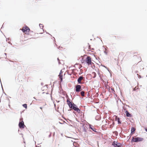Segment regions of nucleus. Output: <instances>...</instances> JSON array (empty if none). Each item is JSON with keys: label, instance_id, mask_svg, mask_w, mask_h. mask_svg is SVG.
<instances>
[{"label": "nucleus", "instance_id": "obj_1", "mask_svg": "<svg viewBox=\"0 0 147 147\" xmlns=\"http://www.w3.org/2000/svg\"><path fill=\"white\" fill-rule=\"evenodd\" d=\"M66 101L67 102V104L69 106V108L74 110L78 113H80V109L73 102H71L70 101V99H67Z\"/></svg>", "mask_w": 147, "mask_h": 147}, {"label": "nucleus", "instance_id": "obj_2", "mask_svg": "<svg viewBox=\"0 0 147 147\" xmlns=\"http://www.w3.org/2000/svg\"><path fill=\"white\" fill-rule=\"evenodd\" d=\"M144 139L142 138L137 137L134 138V137H133L131 140V143L133 142H138L142 141Z\"/></svg>", "mask_w": 147, "mask_h": 147}, {"label": "nucleus", "instance_id": "obj_3", "mask_svg": "<svg viewBox=\"0 0 147 147\" xmlns=\"http://www.w3.org/2000/svg\"><path fill=\"white\" fill-rule=\"evenodd\" d=\"M112 144L114 147H122V146L120 143L115 140L112 142Z\"/></svg>", "mask_w": 147, "mask_h": 147}, {"label": "nucleus", "instance_id": "obj_4", "mask_svg": "<svg viewBox=\"0 0 147 147\" xmlns=\"http://www.w3.org/2000/svg\"><path fill=\"white\" fill-rule=\"evenodd\" d=\"M85 62L88 65H92V64H94L92 62V60L90 56H88L85 59Z\"/></svg>", "mask_w": 147, "mask_h": 147}, {"label": "nucleus", "instance_id": "obj_5", "mask_svg": "<svg viewBox=\"0 0 147 147\" xmlns=\"http://www.w3.org/2000/svg\"><path fill=\"white\" fill-rule=\"evenodd\" d=\"M75 91L76 92H80L82 90L81 86L80 85H77L75 86Z\"/></svg>", "mask_w": 147, "mask_h": 147}, {"label": "nucleus", "instance_id": "obj_6", "mask_svg": "<svg viewBox=\"0 0 147 147\" xmlns=\"http://www.w3.org/2000/svg\"><path fill=\"white\" fill-rule=\"evenodd\" d=\"M22 30L23 33H25L26 32H29L30 31V30L28 27L26 26L24 27H23Z\"/></svg>", "mask_w": 147, "mask_h": 147}, {"label": "nucleus", "instance_id": "obj_7", "mask_svg": "<svg viewBox=\"0 0 147 147\" xmlns=\"http://www.w3.org/2000/svg\"><path fill=\"white\" fill-rule=\"evenodd\" d=\"M18 126L20 129H24V127H25L24 124V123L23 121L21 122L20 121L19 122Z\"/></svg>", "mask_w": 147, "mask_h": 147}, {"label": "nucleus", "instance_id": "obj_8", "mask_svg": "<svg viewBox=\"0 0 147 147\" xmlns=\"http://www.w3.org/2000/svg\"><path fill=\"white\" fill-rule=\"evenodd\" d=\"M89 128L90 129H91L93 131H94L96 133H98V131H97L96 130V129L94 127V126L90 124H89Z\"/></svg>", "mask_w": 147, "mask_h": 147}, {"label": "nucleus", "instance_id": "obj_9", "mask_svg": "<svg viewBox=\"0 0 147 147\" xmlns=\"http://www.w3.org/2000/svg\"><path fill=\"white\" fill-rule=\"evenodd\" d=\"M83 78V77L81 76H80L77 80V82L78 84H82V83L81 82V81Z\"/></svg>", "mask_w": 147, "mask_h": 147}, {"label": "nucleus", "instance_id": "obj_10", "mask_svg": "<svg viewBox=\"0 0 147 147\" xmlns=\"http://www.w3.org/2000/svg\"><path fill=\"white\" fill-rule=\"evenodd\" d=\"M126 116L128 117H132V115L130 113L128 112L127 110H126L125 112Z\"/></svg>", "mask_w": 147, "mask_h": 147}, {"label": "nucleus", "instance_id": "obj_11", "mask_svg": "<svg viewBox=\"0 0 147 147\" xmlns=\"http://www.w3.org/2000/svg\"><path fill=\"white\" fill-rule=\"evenodd\" d=\"M136 130V129L134 127H132L131 128V134H133L134 133Z\"/></svg>", "mask_w": 147, "mask_h": 147}, {"label": "nucleus", "instance_id": "obj_12", "mask_svg": "<svg viewBox=\"0 0 147 147\" xmlns=\"http://www.w3.org/2000/svg\"><path fill=\"white\" fill-rule=\"evenodd\" d=\"M101 117L99 115H96L95 117V119L96 120L99 121L100 120Z\"/></svg>", "mask_w": 147, "mask_h": 147}, {"label": "nucleus", "instance_id": "obj_13", "mask_svg": "<svg viewBox=\"0 0 147 147\" xmlns=\"http://www.w3.org/2000/svg\"><path fill=\"white\" fill-rule=\"evenodd\" d=\"M117 121L118 124H120L121 123V121L120 120V118H117Z\"/></svg>", "mask_w": 147, "mask_h": 147}, {"label": "nucleus", "instance_id": "obj_14", "mask_svg": "<svg viewBox=\"0 0 147 147\" xmlns=\"http://www.w3.org/2000/svg\"><path fill=\"white\" fill-rule=\"evenodd\" d=\"M59 78L60 80V81L61 82L63 81V75H58Z\"/></svg>", "mask_w": 147, "mask_h": 147}, {"label": "nucleus", "instance_id": "obj_15", "mask_svg": "<svg viewBox=\"0 0 147 147\" xmlns=\"http://www.w3.org/2000/svg\"><path fill=\"white\" fill-rule=\"evenodd\" d=\"M84 125L83 124L82 125V127L83 129V131L85 132H87V130L85 127H84Z\"/></svg>", "mask_w": 147, "mask_h": 147}, {"label": "nucleus", "instance_id": "obj_16", "mask_svg": "<svg viewBox=\"0 0 147 147\" xmlns=\"http://www.w3.org/2000/svg\"><path fill=\"white\" fill-rule=\"evenodd\" d=\"M81 95L83 96H85V94H84V92L83 91H81L80 92V93Z\"/></svg>", "mask_w": 147, "mask_h": 147}, {"label": "nucleus", "instance_id": "obj_17", "mask_svg": "<svg viewBox=\"0 0 147 147\" xmlns=\"http://www.w3.org/2000/svg\"><path fill=\"white\" fill-rule=\"evenodd\" d=\"M92 74H93V75H94V76L93 77V78H95L96 77V73L95 72H92Z\"/></svg>", "mask_w": 147, "mask_h": 147}, {"label": "nucleus", "instance_id": "obj_18", "mask_svg": "<svg viewBox=\"0 0 147 147\" xmlns=\"http://www.w3.org/2000/svg\"><path fill=\"white\" fill-rule=\"evenodd\" d=\"M80 61L81 63L83 64L85 62V60H84L83 58H82V59L80 60Z\"/></svg>", "mask_w": 147, "mask_h": 147}, {"label": "nucleus", "instance_id": "obj_19", "mask_svg": "<svg viewBox=\"0 0 147 147\" xmlns=\"http://www.w3.org/2000/svg\"><path fill=\"white\" fill-rule=\"evenodd\" d=\"M23 107L26 109H27V105L26 104H24L22 105Z\"/></svg>", "mask_w": 147, "mask_h": 147}, {"label": "nucleus", "instance_id": "obj_20", "mask_svg": "<svg viewBox=\"0 0 147 147\" xmlns=\"http://www.w3.org/2000/svg\"><path fill=\"white\" fill-rule=\"evenodd\" d=\"M114 119H115V121H117V118H119V117H118L116 115H114Z\"/></svg>", "mask_w": 147, "mask_h": 147}, {"label": "nucleus", "instance_id": "obj_21", "mask_svg": "<svg viewBox=\"0 0 147 147\" xmlns=\"http://www.w3.org/2000/svg\"><path fill=\"white\" fill-rule=\"evenodd\" d=\"M39 26L40 27V28L41 29H42L43 28V26H42V24H39Z\"/></svg>", "mask_w": 147, "mask_h": 147}, {"label": "nucleus", "instance_id": "obj_22", "mask_svg": "<svg viewBox=\"0 0 147 147\" xmlns=\"http://www.w3.org/2000/svg\"><path fill=\"white\" fill-rule=\"evenodd\" d=\"M98 74L99 75V77L100 78V80H103L102 79V78H101V75L100 74V73H99V72H98Z\"/></svg>", "mask_w": 147, "mask_h": 147}, {"label": "nucleus", "instance_id": "obj_23", "mask_svg": "<svg viewBox=\"0 0 147 147\" xmlns=\"http://www.w3.org/2000/svg\"><path fill=\"white\" fill-rule=\"evenodd\" d=\"M101 65L106 68L107 70H108V68L105 66L102 65V64H101Z\"/></svg>", "mask_w": 147, "mask_h": 147}, {"label": "nucleus", "instance_id": "obj_24", "mask_svg": "<svg viewBox=\"0 0 147 147\" xmlns=\"http://www.w3.org/2000/svg\"><path fill=\"white\" fill-rule=\"evenodd\" d=\"M137 75L138 76V78H142L141 76L139 75L138 74H137Z\"/></svg>", "mask_w": 147, "mask_h": 147}, {"label": "nucleus", "instance_id": "obj_25", "mask_svg": "<svg viewBox=\"0 0 147 147\" xmlns=\"http://www.w3.org/2000/svg\"><path fill=\"white\" fill-rule=\"evenodd\" d=\"M62 73H63V72L62 71V70H61L60 71V72L59 73V75H63L62 74Z\"/></svg>", "mask_w": 147, "mask_h": 147}, {"label": "nucleus", "instance_id": "obj_26", "mask_svg": "<svg viewBox=\"0 0 147 147\" xmlns=\"http://www.w3.org/2000/svg\"><path fill=\"white\" fill-rule=\"evenodd\" d=\"M137 89H138V88H136V87H135V88H133V90L134 91H135Z\"/></svg>", "mask_w": 147, "mask_h": 147}, {"label": "nucleus", "instance_id": "obj_27", "mask_svg": "<svg viewBox=\"0 0 147 147\" xmlns=\"http://www.w3.org/2000/svg\"><path fill=\"white\" fill-rule=\"evenodd\" d=\"M111 90H112L113 92H112L113 93H114V92H115V90H114V89L113 88H111Z\"/></svg>", "mask_w": 147, "mask_h": 147}, {"label": "nucleus", "instance_id": "obj_28", "mask_svg": "<svg viewBox=\"0 0 147 147\" xmlns=\"http://www.w3.org/2000/svg\"><path fill=\"white\" fill-rule=\"evenodd\" d=\"M144 128L145 131L147 132V127H145Z\"/></svg>", "mask_w": 147, "mask_h": 147}, {"label": "nucleus", "instance_id": "obj_29", "mask_svg": "<svg viewBox=\"0 0 147 147\" xmlns=\"http://www.w3.org/2000/svg\"><path fill=\"white\" fill-rule=\"evenodd\" d=\"M51 134H52L51 132H50V134L49 136V138H50V137H51Z\"/></svg>", "mask_w": 147, "mask_h": 147}, {"label": "nucleus", "instance_id": "obj_30", "mask_svg": "<svg viewBox=\"0 0 147 147\" xmlns=\"http://www.w3.org/2000/svg\"><path fill=\"white\" fill-rule=\"evenodd\" d=\"M123 109L124 111H125L126 110H127L125 108H123Z\"/></svg>", "mask_w": 147, "mask_h": 147}, {"label": "nucleus", "instance_id": "obj_31", "mask_svg": "<svg viewBox=\"0 0 147 147\" xmlns=\"http://www.w3.org/2000/svg\"><path fill=\"white\" fill-rule=\"evenodd\" d=\"M104 53L106 55H107V52L106 51H104Z\"/></svg>", "mask_w": 147, "mask_h": 147}, {"label": "nucleus", "instance_id": "obj_32", "mask_svg": "<svg viewBox=\"0 0 147 147\" xmlns=\"http://www.w3.org/2000/svg\"><path fill=\"white\" fill-rule=\"evenodd\" d=\"M107 70L109 71V72L111 74V70H109V68H108V70Z\"/></svg>", "mask_w": 147, "mask_h": 147}, {"label": "nucleus", "instance_id": "obj_33", "mask_svg": "<svg viewBox=\"0 0 147 147\" xmlns=\"http://www.w3.org/2000/svg\"><path fill=\"white\" fill-rule=\"evenodd\" d=\"M95 66L94 65L92 66V67L93 69L94 68H95Z\"/></svg>", "mask_w": 147, "mask_h": 147}, {"label": "nucleus", "instance_id": "obj_34", "mask_svg": "<svg viewBox=\"0 0 147 147\" xmlns=\"http://www.w3.org/2000/svg\"><path fill=\"white\" fill-rule=\"evenodd\" d=\"M115 132H116V134H115L116 136H117L118 134V133L117 132V131H116Z\"/></svg>", "mask_w": 147, "mask_h": 147}, {"label": "nucleus", "instance_id": "obj_35", "mask_svg": "<svg viewBox=\"0 0 147 147\" xmlns=\"http://www.w3.org/2000/svg\"><path fill=\"white\" fill-rule=\"evenodd\" d=\"M138 71H135V74H138Z\"/></svg>", "mask_w": 147, "mask_h": 147}, {"label": "nucleus", "instance_id": "obj_36", "mask_svg": "<svg viewBox=\"0 0 147 147\" xmlns=\"http://www.w3.org/2000/svg\"><path fill=\"white\" fill-rule=\"evenodd\" d=\"M60 61V60L59 61H58V63H59V64H61V63Z\"/></svg>", "mask_w": 147, "mask_h": 147}, {"label": "nucleus", "instance_id": "obj_37", "mask_svg": "<svg viewBox=\"0 0 147 147\" xmlns=\"http://www.w3.org/2000/svg\"><path fill=\"white\" fill-rule=\"evenodd\" d=\"M132 135V134H130V137H129V138H130L131 137V136Z\"/></svg>", "mask_w": 147, "mask_h": 147}, {"label": "nucleus", "instance_id": "obj_38", "mask_svg": "<svg viewBox=\"0 0 147 147\" xmlns=\"http://www.w3.org/2000/svg\"><path fill=\"white\" fill-rule=\"evenodd\" d=\"M8 42L9 44H11V45H12V44H11V43L9 41Z\"/></svg>", "mask_w": 147, "mask_h": 147}, {"label": "nucleus", "instance_id": "obj_39", "mask_svg": "<svg viewBox=\"0 0 147 147\" xmlns=\"http://www.w3.org/2000/svg\"><path fill=\"white\" fill-rule=\"evenodd\" d=\"M41 84L42 86L43 85V83L42 82H41Z\"/></svg>", "mask_w": 147, "mask_h": 147}, {"label": "nucleus", "instance_id": "obj_40", "mask_svg": "<svg viewBox=\"0 0 147 147\" xmlns=\"http://www.w3.org/2000/svg\"><path fill=\"white\" fill-rule=\"evenodd\" d=\"M55 132H54L53 133V136H55Z\"/></svg>", "mask_w": 147, "mask_h": 147}, {"label": "nucleus", "instance_id": "obj_41", "mask_svg": "<svg viewBox=\"0 0 147 147\" xmlns=\"http://www.w3.org/2000/svg\"><path fill=\"white\" fill-rule=\"evenodd\" d=\"M126 106H127L129 107H129V105H126Z\"/></svg>", "mask_w": 147, "mask_h": 147}, {"label": "nucleus", "instance_id": "obj_42", "mask_svg": "<svg viewBox=\"0 0 147 147\" xmlns=\"http://www.w3.org/2000/svg\"><path fill=\"white\" fill-rule=\"evenodd\" d=\"M57 59L58 61H60V60L58 58H57Z\"/></svg>", "mask_w": 147, "mask_h": 147}, {"label": "nucleus", "instance_id": "obj_43", "mask_svg": "<svg viewBox=\"0 0 147 147\" xmlns=\"http://www.w3.org/2000/svg\"><path fill=\"white\" fill-rule=\"evenodd\" d=\"M1 87H2V89H3V92H3V87H2V84H1Z\"/></svg>", "mask_w": 147, "mask_h": 147}, {"label": "nucleus", "instance_id": "obj_44", "mask_svg": "<svg viewBox=\"0 0 147 147\" xmlns=\"http://www.w3.org/2000/svg\"><path fill=\"white\" fill-rule=\"evenodd\" d=\"M9 39V38H6V41L7 40H8Z\"/></svg>", "mask_w": 147, "mask_h": 147}, {"label": "nucleus", "instance_id": "obj_45", "mask_svg": "<svg viewBox=\"0 0 147 147\" xmlns=\"http://www.w3.org/2000/svg\"><path fill=\"white\" fill-rule=\"evenodd\" d=\"M112 124H113V125H114L115 123H114V122H113Z\"/></svg>", "mask_w": 147, "mask_h": 147}, {"label": "nucleus", "instance_id": "obj_46", "mask_svg": "<svg viewBox=\"0 0 147 147\" xmlns=\"http://www.w3.org/2000/svg\"><path fill=\"white\" fill-rule=\"evenodd\" d=\"M4 23L2 25L1 28L2 29V28H3V25L4 24Z\"/></svg>", "mask_w": 147, "mask_h": 147}, {"label": "nucleus", "instance_id": "obj_47", "mask_svg": "<svg viewBox=\"0 0 147 147\" xmlns=\"http://www.w3.org/2000/svg\"><path fill=\"white\" fill-rule=\"evenodd\" d=\"M59 123L60 124H63V123H61V122H59Z\"/></svg>", "mask_w": 147, "mask_h": 147}, {"label": "nucleus", "instance_id": "obj_48", "mask_svg": "<svg viewBox=\"0 0 147 147\" xmlns=\"http://www.w3.org/2000/svg\"><path fill=\"white\" fill-rule=\"evenodd\" d=\"M82 73H79V75H81V74Z\"/></svg>", "mask_w": 147, "mask_h": 147}, {"label": "nucleus", "instance_id": "obj_49", "mask_svg": "<svg viewBox=\"0 0 147 147\" xmlns=\"http://www.w3.org/2000/svg\"><path fill=\"white\" fill-rule=\"evenodd\" d=\"M120 101L121 102H122V103L123 104V102H122V101H121V100H120Z\"/></svg>", "mask_w": 147, "mask_h": 147}, {"label": "nucleus", "instance_id": "obj_50", "mask_svg": "<svg viewBox=\"0 0 147 147\" xmlns=\"http://www.w3.org/2000/svg\"><path fill=\"white\" fill-rule=\"evenodd\" d=\"M51 99L52 100V94H51Z\"/></svg>", "mask_w": 147, "mask_h": 147}, {"label": "nucleus", "instance_id": "obj_51", "mask_svg": "<svg viewBox=\"0 0 147 147\" xmlns=\"http://www.w3.org/2000/svg\"><path fill=\"white\" fill-rule=\"evenodd\" d=\"M58 103H59V102H60V101H56Z\"/></svg>", "mask_w": 147, "mask_h": 147}, {"label": "nucleus", "instance_id": "obj_52", "mask_svg": "<svg viewBox=\"0 0 147 147\" xmlns=\"http://www.w3.org/2000/svg\"><path fill=\"white\" fill-rule=\"evenodd\" d=\"M53 38L54 39V42H55H55H56L55 41V38L54 37H53Z\"/></svg>", "mask_w": 147, "mask_h": 147}, {"label": "nucleus", "instance_id": "obj_53", "mask_svg": "<svg viewBox=\"0 0 147 147\" xmlns=\"http://www.w3.org/2000/svg\"><path fill=\"white\" fill-rule=\"evenodd\" d=\"M55 45L57 47V45L56 43H55Z\"/></svg>", "mask_w": 147, "mask_h": 147}, {"label": "nucleus", "instance_id": "obj_54", "mask_svg": "<svg viewBox=\"0 0 147 147\" xmlns=\"http://www.w3.org/2000/svg\"><path fill=\"white\" fill-rule=\"evenodd\" d=\"M4 54L6 55H6H7V53H4Z\"/></svg>", "mask_w": 147, "mask_h": 147}, {"label": "nucleus", "instance_id": "obj_55", "mask_svg": "<svg viewBox=\"0 0 147 147\" xmlns=\"http://www.w3.org/2000/svg\"><path fill=\"white\" fill-rule=\"evenodd\" d=\"M73 113L74 114H75V113H76L75 112H74V111H73Z\"/></svg>", "mask_w": 147, "mask_h": 147}, {"label": "nucleus", "instance_id": "obj_56", "mask_svg": "<svg viewBox=\"0 0 147 147\" xmlns=\"http://www.w3.org/2000/svg\"><path fill=\"white\" fill-rule=\"evenodd\" d=\"M60 48V47H57V48L58 49H59V48Z\"/></svg>", "mask_w": 147, "mask_h": 147}, {"label": "nucleus", "instance_id": "obj_57", "mask_svg": "<svg viewBox=\"0 0 147 147\" xmlns=\"http://www.w3.org/2000/svg\"><path fill=\"white\" fill-rule=\"evenodd\" d=\"M46 32V33L47 34H50L49 33H48L47 32Z\"/></svg>", "mask_w": 147, "mask_h": 147}, {"label": "nucleus", "instance_id": "obj_58", "mask_svg": "<svg viewBox=\"0 0 147 147\" xmlns=\"http://www.w3.org/2000/svg\"><path fill=\"white\" fill-rule=\"evenodd\" d=\"M19 132H20V131L19 129V130H18V132L19 133Z\"/></svg>", "mask_w": 147, "mask_h": 147}, {"label": "nucleus", "instance_id": "obj_59", "mask_svg": "<svg viewBox=\"0 0 147 147\" xmlns=\"http://www.w3.org/2000/svg\"><path fill=\"white\" fill-rule=\"evenodd\" d=\"M35 147H39V146H36Z\"/></svg>", "mask_w": 147, "mask_h": 147}, {"label": "nucleus", "instance_id": "obj_60", "mask_svg": "<svg viewBox=\"0 0 147 147\" xmlns=\"http://www.w3.org/2000/svg\"><path fill=\"white\" fill-rule=\"evenodd\" d=\"M4 94L6 95V93L4 92Z\"/></svg>", "mask_w": 147, "mask_h": 147}, {"label": "nucleus", "instance_id": "obj_61", "mask_svg": "<svg viewBox=\"0 0 147 147\" xmlns=\"http://www.w3.org/2000/svg\"><path fill=\"white\" fill-rule=\"evenodd\" d=\"M68 73V75H71V74H69L68 73Z\"/></svg>", "mask_w": 147, "mask_h": 147}, {"label": "nucleus", "instance_id": "obj_62", "mask_svg": "<svg viewBox=\"0 0 147 147\" xmlns=\"http://www.w3.org/2000/svg\"><path fill=\"white\" fill-rule=\"evenodd\" d=\"M46 94H49V93H48V92H47V93H46Z\"/></svg>", "mask_w": 147, "mask_h": 147}, {"label": "nucleus", "instance_id": "obj_63", "mask_svg": "<svg viewBox=\"0 0 147 147\" xmlns=\"http://www.w3.org/2000/svg\"><path fill=\"white\" fill-rule=\"evenodd\" d=\"M20 134L23 135V134Z\"/></svg>", "mask_w": 147, "mask_h": 147}, {"label": "nucleus", "instance_id": "obj_64", "mask_svg": "<svg viewBox=\"0 0 147 147\" xmlns=\"http://www.w3.org/2000/svg\"><path fill=\"white\" fill-rule=\"evenodd\" d=\"M40 109H42V107H40Z\"/></svg>", "mask_w": 147, "mask_h": 147}]
</instances>
